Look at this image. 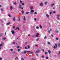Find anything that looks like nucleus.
<instances>
[{"label":"nucleus","mask_w":60,"mask_h":60,"mask_svg":"<svg viewBox=\"0 0 60 60\" xmlns=\"http://www.w3.org/2000/svg\"><path fill=\"white\" fill-rule=\"evenodd\" d=\"M34 12V10H32L31 11L30 13V14H33V12Z\"/></svg>","instance_id":"1"},{"label":"nucleus","mask_w":60,"mask_h":60,"mask_svg":"<svg viewBox=\"0 0 60 60\" xmlns=\"http://www.w3.org/2000/svg\"><path fill=\"white\" fill-rule=\"evenodd\" d=\"M54 3H52L51 4L50 6L51 7H53V6H54Z\"/></svg>","instance_id":"2"},{"label":"nucleus","mask_w":60,"mask_h":60,"mask_svg":"<svg viewBox=\"0 0 60 60\" xmlns=\"http://www.w3.org/2000/svg\"><path fill=\"white\" fill-rule=\"evenodd\" d=\"M38 35H39V34L38 33H37L35 35L36 37H39Z\"/></svg>","instance_id":"3"},{"label":"nucleus","mask_w":60,"mask_h":60,"mask_svg":"<svg viewBox=\"0 0 60 60\" xmlns=\"http://www.w3.org/2000/svg\"><path fill=\"white\" fill-rule=\"evenodd\" d=\"M11 32L13 35L15 34V32H14V30H13L12 31H11Z\"/></svg>","instance_id":"4"},{"label":"nucleus","mask_w":60,"mask_h":60,"mask_svg":"<svg viewBox=\"0 0 60 60\" xmlns=\"http://www.w3.org/2000/svg\"><path fill=\"white\" fill-rule=\"evenodd\" d=\"M26 51H24V52H22V53L23 54H26Z\"/></svg>","instance_id":"5"},{"label":"nucleus","mask_w":60,"mask_h":60,"mask_svg":"<svg viewBox=\"0 0 60 60\" xmlns=\"http://www.w3.org/2000/svg\"><path fill=\"white\" fill-rule=\"evenodd\" d=\"M18 7L19 8V9H20L21 7V4H19V6H18Z\"/></svg>","instance_id":"6"},{"label":"nucleus","mask_w":60,"mask_h":60,"mask_svg":"<svg viewBox=\"0 0 60 60\" xmlns=\"http://www.w3.org/2000/svg\"><path fill=\"white\" fill-rule=\"evenodd\" d=\"M46 16L47 18H49V15H48V14H46Z\"/></svg>","instance_id":"7"},{"label":"nucleus","mask_w":60,"mask_h":60,"mask_svg":"<svg viewBox=\"0 0 60 60\" xmlns=\"http://www.w3.org/2000/svg\"><path fill=\"white\" fill-rule=\"evenodd\" d=\"M40 5L41 6H43V3H41L40 4Z\"/></svg>","instance_id":"8"},{"label":"nucleus","mask_w":60,"mask_h":60,"mask_svg":"<svg viewBox=\"0 0 60 60\" xmlns=\"http://www.w3.org/2000/svg\"><path fill=\"white\" fill-rule=\"evenodd\" d=\"M52 31V29L51 28L50 30H49L48 31V32L49 33H50V31Z\"/></svg>","instance_id":"9"},{"label":"nucleus","mask_w":60,"mask_h":60,"mask_svg":"<svg viewBox=\"0 0 60 60\" xmlns=\"http://www.w3.org/2000/svg\"><path fill=\"white\" fill-rule=\"evenodd\" d=\"M40 51V50H38L36 52H35V53H38V52H39Z\"/></svg>","instance_id":"10"},{"label":"nucleus","mask_w":60,"mask_h":60,"mask_svg":"<svg viewBox=\"0 0 60 60\" xmlns=\"http://www.w3.org/2000/svg\"><path fill=\"white\" fill-rule=\"evenodd\" d=\"M30 10H32L33 9V6H31L30 7Z\"/></svg>","instance_id":"11"},{"label":"nucleus","mask_w":60,"mask_h":60,"mask_svg":"<svg viewBox=\"0 0 60 60\" xmlns=\"http://www.w3.org/2000/svg\"><path fill=\"white\" fill-rule=\"evenodd\" d=\"M10 24H11L10 22H8V23H7L6 24V25H7V26H8V25H10Z\"/></svg>","instance_id":"12"},{"label":"nucleus","mask_w":60,"mask_h":60,"mask_svg":"<svg viewBox=\"0 0 60 60\" xmlns=\"http://www.w3.org/2000/svg\"><path fill=\"white\" fill-rule=\"evenodd\" d=\"M48 52L49 54H50V53H51V51L50 50H48Z\"/></svg>","instance_id":"13"},{"label":"nucleus","mask_w":60,"mask_h":60,"mask_svg":"<svg viewBox=\"0 0 60 60\" xmlns=\"http://www.w3.org/2000/svg\"><path fill=\"white\" fill-rule=\"evenodd\" d=\"M15 20L16 19L15 18V17H14L13 19V20L14 21H15Z\"/></svg>","instance_id":"14"},{"label":"nucleus","mask_w":60,"mask_h":60,"mask_svg":"<svg viewBox=\"0 0 60 60\" xmlns=\"http://www.w3.org/2000/svg\"><path fill=\"white\" fill-rule=\"evenodd\" d=\"M44 3L45 5H47V4H48V2H45Z\"/></svg>","instance_id":"15"},{"label":"nucleus","mask_w":60,"mask_h":60,"mask_svg":"<svg viewBox=\"0 0 60 60\" xmlns=\"http://www.w3.org/2000/svg\"><path fill=\"white\" fill-rule=\"evenodd\" d=\"M23 19L24 20H26V17H25V16H24V18H23Z\"/></svg>","instance_id":"16"},{"label":"nucleus","mask_w":60,"mask_h":60,"mask_svg":"<svg viewBox=\"0 0 60 60\" xmlns=\"http://www.w3.org/2000/svg\"><path fill=\"white\" fill-rule=\"evenodd\" d=\"M10 9L11 10H12L13 9V8H12V6H10Z\"/></svg>","instance_id":"17"},{"label":"nucleus","mask_w":60,"mask_h":60,"mask_svg":"<svg viewBox=\"0 0 60 60\" xmlns=\"http://www.w3.org/2000/svg\"><path fill=\"white\" fill-rule=\"evenodd\" d=\"M36 28L37 29H38L39 28V27L38 26H37L36 27Z\"/></svg>","instance_id":"18"},{"label":"nucleus","mask_w":60,"mask_h":60,"mask_svg":"<svg viewBox=\"0 0 60 60\" xmlns=\"http://www.w3.org/2000/svg\"><path fill=\"white\" fill-rule=\"evenodd\" d=\"M19 28H18V27L16 28V30H19Z\"/></svg>","instance_id":"19"},{"label":"nucleus","mask_w":60,"mask_h":60,"mask_svg":"<svg viewBox=\"0 0 60 60\" xmlns=\"http://www.w3.org/2000/svg\"><path fill=\"white\" fill-rule=\"evenodd\" d=\"M3 36V34L1 33L0 34V37H1Z\"/></svg>","instance_id":"20"},{"label":"nucleus","mask_w":60,"mask_h":60,"mask_svg":"<svg viewBox=\"0 0 60 60\" xmlns=\"http://www.w3.org/2000/svg\"><path fill=\"white\" fill-rule=\"evenodd\" d=\"M47 44H48L49 45H50V44H51V43L49 42H48Z\"/></svg>","instance_id":"21"},{"label":"nucleus","mask_w":60,"mask_h":60,"mask_svg":"<svg viewBox=\"0 0 60 60\" xmlns=\"http://www.w3.org/2000/svg\"><path fill=\"white\" fill-rule=\"evenodd\" d=\"M39 27L40 28H41H41H42V26H41V25H40Z\"/></svg>","instance_id":"22"},{"label":"nucleus","mask_w":60,"mask_h":60,"mask_svg":"<svg viewBox=\"0 0 60 60\" xmlns=\"http://www.w3.org/2000/svg\"><path fill=\"white\" fill-rule=\"evenodd\" d=\"M22 4V5H24V4H25V3H22V4Z\"/></svg>","instance_id":"23"},{"label":"nucleus","mask_w":60,"mask_h":60,"mask_svg":"<svg viewBox=\"0 0 60 60\" xmlns=\"http://www.w3.org/2000/svg\"><path fill=\"white\" fill-rule=\"evenodd\" d=\"M21 60H25V59H24L23 58H21Z\"/></svg>","instance_id":"24"},{"label":"nucleus","mask_w":60,"mask_h":60,"mask_svg":"<svg viewBox=\"0 0 60 60\" xmlns=\"http://www.w3.org/2000/svg\"><path fill=\"white\" fill-rule=\"evenodd\" d=\"M47 38V37H46V36H45L44 38V39H45Z\"/></svg>","instance_id":"25"},{"label":"nucleus","mask_w":60,"mask_h":60,"mask_svg":"<svg viewBox=\"0 0 60 60\" xmlns=\"http://www.w3.org/2000/svg\"><path fill=\"white\" fill-rule=\"evenodd\" d=\"M20 3H21V4H22V1H21V0H20Z\"/></svg>","instance_id":"26"},{"label":"nucleus","mask_w":60,"mask_h":60,"mask_svg":"<svg viewBox=\"0 0 60 60\" xmlns=\"http://www.w3.org/2000/svg\"><path fill=\"white\" fill-rule=\"evenodd\" d=\"M19 47H20L18 45L17 46V48H19Z\"/></svg>","instance_id":"27"},{"label":"nucleus","mask_w":60,"mask_h":60,"mask_svg":"<svg viewBox=\"0 0 60 60\" xmlns=\"http://www.w3.org/2000/svg\"><path fill=\"white\" fill-rule=\"evenodd\" d=\"M28 13H29V12H26V14H28Z\"/></svg>","instance_id":"28"},{"label":"nucleus","mask_w":60,"mask_h":60,"mask_svg":"<svg viewBox=\"0 0 60 60\" xmlns=\"http://www.w3.org/2000/svg\"><path fill=\"white\" fill-rule=\"evenodd\" d=\"M21 12H22V14H23L24 13V11L22 10L21 11Z\"/></svg>","instance_id":"29"},{"label":"nucleus","mask_w":60,"mask_h":60,"mask_svg":"<svg viewBox=\"0 0 60 60\" xmlns=\"http://www.w3.org/2000/svg\"><path fill=\"white\" fill-rule=\"evenodd\" d=\"M57 44H55V46H56V48H57Z\"/></svg>","instance_id":"30"},{"label":"nucleus","mask_w":60,"mask_h":60,"mask_svg":"<svg viewBox=\"0 0 60 60\" xmlns=\"http://www.w3.org/2000/svg\"><path fill=\"white\" fill-rule=\"evenodd\" d=\"M27 47H28V49H29V48H30V45H28Z\"/></svg>","instance_id":"31"},{"label":"nucleus","mask_w":60,"mask_h":60,"mask_svg":"<svg viewBox=\"0 0 60 60\" xmlns=\"http://www.w3.org/2000/svg\"><path fill=\"white\" fill-rule=\"evenodd\" d=\"M45 54H48V52H45Z\"/></svg>","instance_id":"32"},{"label":"nucleus","mask_w":60,"mask_h":60,"mask_svg":"<svg viewBox=\"0 0 60 60\" xmlns=\"http://www.w3.org/2000/svg\"><path fill=\"white\" fill-rule=\"evenodd\" d=\"M3 46V45L2 44H0V47H1V46Z\"/></svg>","instance_id":"33"},{"label":"nucleus","mask_w":60,"mask_h":60,"mask_svg":"<svg viewBox=\"0 0 60 60\" xmlns=\"http://www.w3.org/2000/svg\"><path fill=\"white\" fill-rule=\"evenodd\" d=\"M51 14H52V12L51 11L50 12V15H51Z\"/></svg>","instance_id":"34"},{"label":"nucleus","mask_w":60,"mask_h":60,"mask_svg":"<svg viewBox=\"0 0 60 60\" xmlns=\"http://www.w3.org/2000/svg\"><path fill=\"white\" fill-rule=\"evenodd\" d=\"M46 59H49V57H46Z\"/></svg>","instance_id":"35"},{"label":"nucleus","mask_w":60,"mask_h":60,"mask_svg":"<svg viewBox=\"0 0 60 60\" xmlns=\"http://www.w3.org/2000/svg\"><path fill=\"white\" fill-rule=\"evenodd\" d=\"M51 36H52V37H53V34H51Z\"/></svg>","instance_id":"36"},{"label":"nucleus","mask_w":60,"mask_h":60,"mask_svg":"<svg viewBox=\"0 0 60 60\" xmlns=\"http://www.w3.org/2000/svg\"><path fill=\"white\" fill-rule=\"evenodd\" d=\"M58 46L59 47H60V44H58Z\"/></svg>","instance_id":"37"},{"label":"nucleus","mask_w":60,"mask_h":60,"mask_svg":"<svg viewBox=\"0 0 60 60\" xmlns=\"http://www.w3.org/2000/svg\"><path fill=\"white\" fill-rule=\"evenodd\" d=\"M3 40H5V39H6V38H3Z\"/></svg>","instance_id":"38"},{"label":"nucleus","mask_w":60,"mask_h":60,"mask_svg":"<svg viewBox=\"0 0 60 60\" xmlns=\"http://www.w3.org/2000/svg\"><path fill=\"white\" fill-rule=\"evenodd\" d=\"M34 20H35V21H36V18H35L34 19Z\"/></svg>","instance_id":"39"},{"label":"nucleus","mask_w":60,"mask_h":60,"mask_svg":"<svg viewBox=\"0 0 60 60\" xmlns=\"http://www.w3.org/2000/svg\"><path fill=\"white\" fill-rule=\"evenodd\" d=\"M1 11H4V10L3 9H1Z\"/></svg>","instance_id":"40"},{"label":"nucleus","mask_w":60,"mask_h":60,"mask_svg":"<svg viewBox=\"0 0 60 60\" xmlns=\"http://www.w3.org/2000/svg\"><path fill=\"white\" fill-rule=\"evenodd\" d=\"M14 4H15V5H16V4H17V3L16 2H15L14 3Z\"/></svg>","instance_id":"41"},{"label":"nucleus","mask_w":60,"mask_h":60,"mask_svg":"<svg viewBox=\"0 0 60 60\" xmlns=\"http://www.w3.org/2000/svg\"><path fill=\"white\" fill-rule=\"evenodd\" d=\"M56 40H58V38H56Z\"/></svg>","instance_id":"42"},{"label":"nucleus","mask_w":60,"mask_h":60,"mask_svg":"<svg viewBox=\"0 0 60 60\" xmlns=\"http://www.w3.org/2000/svg\"><path fill=\"white\" fill-rule=\"evenodd\" d=\"M20 50V49H19L18 50V52H19V51Z\"/></svg>","instance_id":"43"},{"label":"nucleus","mask_w":60,"mask_h":60,"mask_svg":"<svg viewBox=\"0 0 60 60\" xmlns=\"http://www.w3.org/2000/svg\"><path fill=\"white\" fill-rule=\"evenodd\" d=\"M56 33H58L59 32V31H56Z\"/></svg>","instance_id":"44"},{"label":"nucleus","mask_w":60,"mask_h":60,"mask_svg":"<svg viewBox=\"0 0 60 60\" xmlns=\"http://www.w3.org/2000/svg\"><path fill=\"white\" fill-rule=\"evenodd\" d=\"M32 37L33 38H35V36H33Z\"/></svg>","instance_id":"45"},{"label":"nucleus","mask_w":60,"mask_h":60,"mask_svg":"<svg viewBox=\"0 0 60 60\" xmlns=\"http://www.w3.org/2000/svg\"><path fill=\"white\" fill-rule=\"evenodd\" d=\"M56 46H54V49H56Z\"/></svg>","instance_id":"46"},{"label":"nucleus","mask_w":60,"mask_h":60,"mask_svg":"<svg viewBox=\"0 0 60 60\" xmlns=\"http://www.w3.org/2000/svg\"><path fill=\"white\" fill-rule=\"evenodd\" d=\"M13 44H15V42H14L13 43Z\"/></svg>","instance_id":"47"},{"label":"nucleus","mask_w":60,"mask_h":60,"mask_svg":"<svg viewBox=\"0 0 60 60\" xmlns=\"http://www.w3.org/2000/svg\"><path fill=\"white\" fill-rule=\"evenodd\" d=\"M28 36H29H29H30V34H29L28 35Z\"/></svg>","instance_id":"48"},{"label":"nucleus","mask_w":60,"mask_h":60,"mask_svg":"<svg viewBox=\"0 0 60 60\" xmlns=\"http://www.w3.org/2000/svg\"><path fill=\"white\" fill-rule=\"evenodd\" d=\"M53 9H55V7H53L52 8Z\"/></svg>","instance_id":"49"},{"label":"nucleus","mask_w":60,"mask_h":60,"mask_svg":"<svg viewBox=\"0 0 60 60\" xmlns=\"http://www.w3.org/2000/svg\"><path fill=\"white\" fill-rule=\"evenodd\" d=\"M18 21H19L20 20V19H19V18H18Z\"/></svg>","instance_id":"50"},{"label":"nucleus","mask_w":60,"mask_h":60,"mask_svg":"<svg viewBox=\"0 0 60 60\" xmlns=\"http://www.w3.org/2000/svg\"><path fill=\"white\" fill-rule=\"evenodd\" d=\"M37 12H36L34 13V14H37Z\"/></svg>","instance_id":"51"},{"label":"nucleus","mask_w":60,"mask_h":60,"mask_svg":"<svg viewBox=\"0 0 60 60\" xmlns=\"http://www.w3.org/2000/svg\"><path fill=\"white\" fill-rule=\"evenodd\" d=\"M38 40H39V38H37L36 40L37 41H38Z\"/></svg>","instance_id":"52"},{"label":"nucleus","mask_w":60,"mask_h":60,"mask_svg":"<svg viewBox=\"0 0 60 60\" xmlns=\"http://www.w3.org/2000/svg\"><path fill=\"white\" fill-rule=\"evenodd\" d=\"M2 60V58L1 57H0V60Z\"/></svg>","instance_id":"53"},{"label":"nucleus","mask_w":60,"mask_h":60,"mask_svg":"<svg viewBox=\"0 0 60 60\" xmlns=\"http://www.w3.org/2000/svg\"><path fill=\"white\" fill-rule=\"evenodd\" d=\"M10 50V51H13V49H11Z\"/></svg>","instance_id":"54"},{"label":"nucleus","mask_w":60,"mask_h":60,"mask_svg":"<svg viewBox=\"0 0 60 60\" xmlns=\"http://www.w3.org/2000/svg\"><path fill=\"white\" fill-rule=\"evenodd\" d=\"M36 55L37 56H39V55H38V54H36Z\"/></svg>","instance_id":"55"},{"label":"nucleus","mask_w":60,"mask_h":60,"mask_svg":"<svg viewBox=\"0 0 60 60\" xmlns=\"http://www.w3.org/2000/svg\"><path fill=\"white\" fill-rule=\"evenodd\" d=\"M42 58H44V56H42Z\"/></svg>","instance_id":"56"},{"label":"nucleus","mask_w":60,"mask_h":60,"mask_svg":"<svg viewBox=\"0 0 60 60\" xmlns=\"http://www.w3.org/2000/svg\"><path fill=\"white\" fill-rule=\"evenodd\" d=\"M57 17H59V16H60L59 15H57Z\"/></svg>","instance_id":"57"},{"label":"nucleus","mask_w":60,"mask_h":60,"mask_svg":"<svg viewBox=\"0 0 60 60\" xmlns=\"http://www.w3.org/2000/svg\"><path fill=\"white\" fill-rule=\"evenodd\" d=\"M18 57H16L15 58V60L16 59H18Z\"/></svg>","instance_id":"58"},{"label":"nucleus","mask_w":60,"mask_h":60,"mask_svg":"<svg viewBox=\"0 0 60 60\" xmlns=\"http://www.w3.org/2000/svg\"><path fill=\"white\" fill-rule=\"evenodd\" d=\"M53 13H56V12H55V11H54L53 12Z\"/></svg>","instance_id":"59"},{"label":"nucleus","mask_w":60,"mask_h":60,"mask_svg":"<svg viewBox=\"0 0 60 60\" xmlns=\"http://www.w3.org/2000/svg\"><path fill=\"white\" fill-rule=\"evenodd\" d=\"M42 51H43V52H44V49H43Z\"/></svg>","instance_id":"60"},{"label":"nucleus","mask_w":60,"mask_h":60,"mask_svg":"<svg viewBox=\"0 0 60 60\" xmlns=\"http://www.w3.org/2000/svg\"><path fill=\"white\" fill-rule=\"evenodd\" d=\"M57 19H60V18H59V17H58V18H57Z\"/></svg>","instance_id":"61"},{"label":"nucleus","mask_w":60,"mask_h":60,"mask_svg":"<svg viewBox=\"0 0 60 60\" xmlns=\"http://www.w3.org/2000/svg\"><path fill=\"white\" fill-rule=\"evenodd\" d=\"M15 26H14L13 27V28L14 29V28H15Z\"/></svg>","instance_id":"62"},{"label":"nucleus","mask_w":60,"mask_h":60,"mask_svg":"<svg viewBox=\"0 0 60 60\" xmlns=\"http://www.w3.org/2000/svg\"><path fill=\"white\" fill-rule=\"evenodd\" d=\"M56 55H55L54 56V57H56Z\"/></svg>","instance_id":"63"},{"label":"nucleus","mask_w":60,"mask_h":60,"mask_svg":"<svg viewBox=\"0 0 60 60\" xmlns=\"http://www.w3.org/2000/svg\"><path fill=\"white\" fill-rule=\"evenodd\" d=\"M33 54V52H32L30 53V54Z\"/></svg>","instance_id":"64"}]
</instances>
